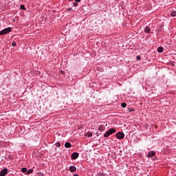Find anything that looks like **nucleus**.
Masks as SVG:
<instances>
[{"label":"nucleus","mask_w":176,"mask_h":176,"mask_svg":"<svg viewBox=\"0 0 176 176\" xmlns=\"http://www.w3.org/2000/svg\"><path fill=\"white\" fill-rule=\"evenodd\" d=\"M114 133H116V129L111 128V129H109L108 131H107L104 134V138H108V137H109V135H112V134H113Z\"/></svg>","instance_id":"f257e3e1"},{"label":"nucleus","mask_w":176,"mask_h":176,"mask_svg":"<svg viewBox=\"0 0 176 176\" xmlns=\"http://www.w3.org/2000/svg\"><path fill=\"white\" fill-rule=\"evenodd\" d=\"M12 32V28L9 27L0 31V35H5L6 34H9V32Z\"/></svg>","instance_id":"f03ea898"},{"label":"nucleus","mask_w":176,"mask_h":176,"mask_svg":"<svg viewBox=\"0 0 176 176\" xmlns=\"http://www.w3.org/2000/svg\"><path fill=\"white\" fill-rule=\"evenodd\" d=\"M116 137L118 140H122V138H124V133L123 132H118L116 134Z\"/></svg>","instance_id":"7ed1b4c3"},{"label":"nucleus","mask_w":176,"mask_h":176,"mask_svg":"<svg viewBox=\"0 0 176 176\" xmlns=\"http://www.w3.org/2000/svg\"><path fill=\"white\" fill-rule=\"evenodd\" d=\"M8 174V168H3L0 171V176H5Z\"/></svg>","instance_id":"20e7f679"},{"label":"nucleus","mask_w":176,"mask_h":176,"mask_svg":"<svg viewBox=\"0 0 176 176\" xmlns=\"http://www.w3.org/2000/svg\"><path fill=\"white\" fill-rule=\"evenodd\" d=\"M78 157H79V153H73L72 154V159L73 160H76V159H78Z\"/></svg>","instance_id":"39448f33"},{"label":"nucleus","mask_w":176,"mask_h":176,"mask_svg":"<svg viewBox=\"0 0 176 176\" xmlns=\"http://www.w3.org/2000/svg\"><path fill=\"white\" fill-rule=\"evenodd\" d=\"M156 155V152L155 151H150L147 154V157H153V156H155Z\"/></svg>","instance_id":"423d86ee"},{"label":"nucleus","mask_w":176,"mask_h":176,"mask_svg":"<svg viewBox=\"0 0 176 176\" xmlns=\"http://www.w3.org/2000/svg\"><path fill=\"white\" fill-rule=\"evenodd\" d=\"M69 170L70 173H75V171H76V166H70L69 167Z\"/></svg>","instance_id":"0eeeda50"},{"label":"nucleus","mask_w":176,"mask_h":176,"mask_svg":"<svg viewBox=\"0 0 176 176\" xmlns=\"http://www.w3.org/2000/svg\"><path fill=\"white\" fill-rule=\"evenodd\" d=\"M99 131H105V126L104 124H100L98 126Z\"/></svg>","instance_id":"6e6552de"},{"label":"nucleus","mask_w":176,"mask_h":176,"mask_svg":"<svg viewBox=\"0 0 176 176\" xmlns=\"http://www.w3.org/2000/svg\"><path fill=\"white\" fill-rule=\"evenodd\" d=\"M144 32L146 33V34H149V32H151V28H149V27H146L145 28H144Z\"/></svg>","instance_id":"1a4fd4ad"},{"label":"nucleus","mask_w":176,"mask_h":176,"mask_svg":"<svg viewBox=\"0 0 176 176\" xmlns=\"http://www.w3.org/2000/svg\"><path fill=\"white\" fill-rule=\"evenodd\" d=\"M72 146V144H71L69 142H66L65 143V148H71Z\"/></svg>","instance_id":"9d476101"},{"label":"nucleus","mask_w":176,"mask_h":176,"mask_svg":"<svg viewBox=\"0 0 176 176\" xmlns=\"http://www.w3.org/2000/svg\"><path fill=\"white\" fill-rule=\"evenodd\" d=\"M164 50V49L162 47H159L157 48L158 53H163Z\"/></svg>","instance_id":"9b49d317"},{"label":"nucleus","mask_w":176,"mask_h":176,"mask_svg":"<svg viewBox=\"0 0 176 176\" xmlns=\"http://www.w3.org/2000/svg\"><path fill=\"white\" fill-rule=\"evenodd\" d=\"M170 15L172 16V17H176V11L173 10L170 13Z\"/></svg>","instance_id":"f8f14e48"},{"label":"nucleus","mask_w":176,"mask_h":176,"mask_svg":"<svg viewBox=\"0 0 176 176\" xmlns=\"http://www.w3.org/2000/svg\"><path fill=\"white\" fill-rule=\"evenodd\" d=\"M34 173V169L30 168L27 170V174H32Z\"/></svg>","instance_id":"ddd939ff"},{"label":"nucleus","mask_w":176,"mask_h":176,"mask_svg":"<svg viewBox=\"0 0 176 176\" xmlns=\"http://www.w3.org/2000/svg\"><path fill=\"white\" fill-rule=\"evenodd\" d=\"M20 9L21 10H27V8H25V6H24V5H21L20 6Z\"/></svg>","instance_id":"4468645a"},{"label":"nucleus","mask_w":176,"mask_h":176,"mask_svg":"<svg viewBox=\"0 0 176 176\" xmlns=\"http://www.w3.org/2000/svg\"><path fill=\"white\" fill-rule=\"evenodd\" d=\"M85 135H86L87 137H92L93 133L89 131V132H87V133H86Z\"/></svg>","instance_id":"2eb2a0df"},{"label":"nucleus","mask_w":176,"mask_h":176,"mask_svg":"<svg viewBox=\"0 0 176 176\" xmlns=\"http://www.w3.org/2000/svg\"><path fill=\"white\" fill-rule=\"evenodd\" d=\"M122 108H126L127 107V104L126 102L121 103Z\"/></svg>","instance_id":"dca6fc26"},{"label":"nucleus","mask_w":176,"mask_h":176,"mask_svg":"<svg viewBox=\"0 0 176 176\" xmlns=\"http://www.w3.org/2000/svg\"><path fill=\"white\" fill-rule=\"evenodd\" d=\"M56 146H57L58 148H60V146H61V143L60 142H56Z\"/></svg>","instance_id":"f3484780"},{"label":"nucleus","mask_w":176,"mask_h":176,"mask_svg":"<svg viewBox=\"0 0 176 176\" xmlns=\"http://www.w3.org/2000/svg\"><path fill=\"white\" fill-rule=\"evenodd\" d=\"M27 168H22V173H27Z\"/></svg>","instance_id":"a211bd4d"},{"label":"nucleus","mask_w":176,"mask_h":176,"mask_svg":"<svg viewBox=\"0 0 176 176\" xmlns=\"http://www.w3.org/2000/svg\"><path fill=\"white\" fill-rule=\"evenodd\" d=\"M73 6L74 8H76V6H78V3L75 2V3H73Z\"/></svg>","instance_id":"6ab92c4d"},{"label":"nucleus","mask_w":176,"mask_h":176,"mask_svg":"<svg viewBox=\"0 0 176 176\" xmlns=\"http://www.w3.org/2000/svg\"><path fill=\"white\" fill-rule=\"evenodd\" d=\"M136 58H137V60H141V56H136Z\"/></svg>","instance_id":"aec40b11"},{"label":"nucleus","mask_w":176,"mask_h":176,"mask_svg":"<svg viewBox=\"0 0 176 176\" xmlns=\"http://www.w3.org/2000/svg\"><path fill=\"white\" fill-rule=\"evenodd\" d=\"M134 109H129V112H133Z\"/></svg>","instance_id":"412c9836"},{"label":"nucleus","mask_w":176,"mask_h":176,"mask_svg":"<svg viewBox=\"0 0 176 176\" xmlns=\"http://www.w3.org/2000/svg\"><path fill=\"white\" fill-rule=\"evenodd\" d=\"M82 0H75L76 2H80Z\"/></svg>","instance_id":"4be33fe9"},{"label":"nucleus","mask_w":176,"mask_h":176,"mask_svg":"<svg viewBox=\"0 0 176 176\" xmlns=\"http://www.w3.org/2000/svg\"><path fill=\"white\" fill-rule=\"evenodd\" d=\"M12 46H16V43H12Z\"/></svg>","instance_id":"5701e85b"},{"label":"nucleus","mask_w":176,"mask_h":176,"mask_svg":"<svg viewBox=\"0 0 176 176\" xmlns=\"http://www.w3.org/2000/svg\"><path fill=\"white\" fill-rule=\"evenodd\" d=\"M38 176H43V174H41V175H38Z\"/></svg>","instance_id":"b1692460"},{"label":"nucleus","mask_w":176,"mask_h":176,"mask_svg":"<svg viewBox=\"0 0 176 176\" xmlns=\"http://www.w3.org/2000/svg\"><path fill=\"white\" fill-rule=\"evenodd\" d=\"M74 176H78V174L74 175Z\"/></svg>","instance_id":"393cba45"},{"label":"nucleus","mask_w":176,"mask_h":176,"mask_svg":"<svg viewBox=\"0 0 176 176\" xmlns=\"http://www.w3.org/2000/svg\"><path fill=\"white\" fill-rule=\"evenodd\" d=\"M69 10H72V8H69Z\"/></svg>","instance_id":"a878e982"},{"label":"nucleus","mask_w":176,"mask_h":176,"mask_svg":"<svg viewBox=\"0 0 176 176\" xmlns=\"http://www.w3.org/2000/svg\"><path fill=\"white\" fill-rule=\"evenodd\" d=\"M68 1H69V2H71V1H72V0H68Z\"/></svg>","instance_id":"bb28decb"},{"label":"nucleus","mask_w":176,"mask_h":176,"mask_svg":"<svg viewBox=\"0 0 176 176\" xmlns=\"http://www.w3.org/2000/svg\"><path fill=\"white\" fill-rule=\"evenodd\" d=\"M100 175H102V174L100 173Z\"/></svg>","instance_id":"cd10ccee"}]
</instances>
